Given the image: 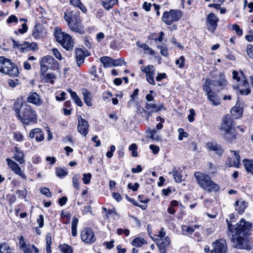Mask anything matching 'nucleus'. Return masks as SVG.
<instances>
[{
    "label": "nucleus",
    "instance_id": "f257e3e1",
    "mask_svg": "<svg viewBox=\"0 0 253 253\" xmlns=\"http://www.w3.org/2000/svg\"><path fill=\"white\" fill-rule=\"evenodd\" d=\"M228 230L231 233L232 242L234 248L247 250L253 249V244L248 237L252 224L241 219L236 225H232L226 220Z\"/></svg>",
    "mask_w": 253,
    "mask_h": 253
},
{
    "label": "nucleus",
    "instance_id": "f03ea898",
    "mask_svg": "<svg viewBox=\"0 0 253 253\" xmlns=\"http://www.w3.org/2000/svg\"><path fill=\"white\" fill-rule=\"evenodd\" d=\"M13 109L16 118L24 125H29L30 123L37 122L36 112L26 103L16 101L14 104Z\"/></svg>",
    "mask_w": 253,
    "mask_h": 253
},
{
    "label": "nucleus",
    "instance_id": "7ed1b4c3",
    "mask_svg": "<svg viewBox=\"0 0 253 253\" xmlns=\"http://www.w3.org/2000/svg\"><path fill=\"white\" fill-rule=\"evenodd\" d=\"M64 19L71 31L81 34L84 33L79 12L67 10L64 12Z\"/></svg>",
    "mask_w": 253,
    "mask_h": 253
},
{
    "label": "nucleus",
    "instance_id": "20e7f679",
    "mask_svg": "<svg viewBox=\"0 0 253 253\" xmlns=\"http://www.w3.org/2000/svg\"><path fill=\"white\" fill-rule=\"evenodd\" d=\"M198 185L204 190L208 192H216L219 189V186L215 183L208 174L197 172L194 174Z\"/></svg>",
    "mask_w": 253,
    "mask_h": 253
},
{
    "label": "nucleus",
    "instance_id": "39448f33",
    "mask_svg": "<svg viewBox=\"0 0 253 253\" xmlns=\"http://www.w3.org/2000/svg\"><path fill=\"white\" fill-rule=\"evenodd\" d=\"M41 75H44L48 69L56 70L59 68L58 62L50 55L44 56L40 62Z\"/></svg>",
    "mask_w": 253,
    "mask_h": 253
},
{
    "label": "nucleus",
    "instance_id": "423d86ee",
    "mask_svg": "<svg viewBox=\"0 0 253 253\" xmlns=\"http://www.w3.org/2000/svg\"><path fill=\"white\" fill-rule=\"evenodd\" d=\"M211 84H212L211 80L207 79L203 86V89L206 92L208 99L211 102L212 104L217 106L220 104V99L219 96L212 91L210 87Z\"/></svg>",
    "mask_w": 253,
    "mask_h": 253
},
{
    "label": "nucleus",
    "instance_id": "0eeeda50",
    "mask_svg": "<svg viewBox=\"0 0 253 253\" xmlns=\"http://www.w3.org/2000/svg\"><path fill=\"white\" fill-rule=\"evenodd\" d=\"M57 41L67 50H72L74 42L71 37L65 33H58L55 36Z\"/></svg>",
    "mask_w": 253,
    "mask_h": 253
},
{
    "label": "nucleus",
    "instance_id": "6e6552de",
    "mask_svg": "<svg viewBox=\"0 0 253 253\" xmlns=\"http://www.w3.org/2000/svg\"><path fill=\"white\" fill-rule=\"evenodd\" d=\"M180 11L178 10H170L169 12H165L163 14L162 20L167 25H170L173 22L177 21L181 17Z\"/></svg>",
    "mask_w": 253,
    "mask_h": 253
},
{
    "label": "nucleus",
    "instance_id": "1a4fd4ad",
    "mask_svg": "<svg viewBox=\"0 0 253 253\" xmlns=\"http://www.w3.org/2000/svg\"><path fill=\"white\" fill-rule=\"evenodd\" d=\"M81 238L83 242L87 244H91L96 240L94 231L88 227L84 228L81 231Z\"/></svg>",
    "mask_w": 253,
    "mask_h": 253
},
{
    "label": "nucleus",
    "instance_id": "9d476101",
    "mask_svg": "<svg viewBox=\"0 0 253 253\" xmlns=\"http://www.w3.org/2000/svg\"><path fill=\"white\" fill-rule=\"evenodd\" d=\"M212 249L211 253H227V247L225 240L222 239L216 240L212 243Z\"/></svg>",
    "mask_w": 253,
    "mask_h": 253
},
{
    "label": "nucleus",
    "instance_id": "9b49d317",
    "mask_svg": "<svg viewBox=\"0 0 253 253\" xmlns=\"http://www.w3.org/2000/svg\"><path fill=\"white\" fill-rule=\"evenodd\" d=\"M140 69L142 72L146 74V78L147 82L152 85L155 84L154 77L155 76V69L152 65L147 66H141Z\"/></svg>",
    "mask_w": 253,
    "mask_h": 253
},
{
    "label": "nucleus",
    "instance_id": "f8f14e48",
    "mask_svg": "<svg viewBox=\"0 0 253 253\" xmlns=\"http://www.w3.org/2000/svg\"><path fill=\"white\" fill-rule=\"evenodd\" d=\"M20 249L24 253H39V249L34 245L26 244L24 241L23 237L21 236L19 241Z\"/></svg>",
    "mask_w": 253,
    "mask_h": 253
},
{
    "label": "nucleus",
    "instance_id": "ddd939ff",
    "mask_svg": "<svg viewBox=\"0 0 253 253\" xmlns=\"http://www.w3.org/2000/svg\"><path fill=\"white\" fill-rule=\"evenodd\" d=\"M231 155L228 156L226 165L228 167H238L240 163V157L239 152L233 150L230 151Z\"/></svg>",
    "mask_w": 253,
    "mask_h": 253
},
{
    "label": "nucleus",
    "instance_id": "4468645a",
    "mask_svg": "<svg viewBox=\"0 0 253 253\" xmlns=\"http://www.w3.org/2000/svg\"><path fill=\"white\" fill-rule=\"evenodd\" d=\"M89 124L81 116H78V131L84 136H86L88 132Z\"/></svg>",
    "mask_w": 253,
    "mask_h": 253
},
{
    "label": "nucleus",
    "instance_id": "2eb2a0df",
    "mask_svg": "<svg viewBox=\"0 0 253 253\" xmlns=\"http://www.w3.org/2000/svg\"><path fill=\"white\" fill-rule=\"evenodd\" d=\"M218 18L213 13H210L208 15L207 19V26L208 29L211 32H213L216 28Z\"/></svg>",
    "mask_w": 253,
    "mask_h": 253
},
{
    "label": "nucleus",
    "instance_id": "dca6fc26",
    "mask_svg": "<svg viewBox=\"0 0 253 253\" xmlns=\"http://www.w3.org/2000/svg\"><path fill=\"white\" fill-rule=\"evenodd\" d=\"M7 164L11 169L15 173L20 176L22 178L26 179L27 177L24 172H22L21 169L17 164L9 159H7Z\"/></svg>",
    "mask_w": 253,
    "mask_h": 253
},
{
    "label": "nucleus",
    "instance_id": "f3484780",
    "mask_svg": "<svg viewBox=\"0 0 253 253\" xmlns=\"http://www.w3.org/2000/svg\"><path fill=\"white\" fill-rule=\"evenodd\" d=\"M234 128V124L233 119L229 115L225 116L222 119L220 129L224 131Z\"/></svg>",
    "mask_w": 253,
    "mask_h": 253
},
{
    "label": "nucleus",
    "instance_id": "a211bd4d",
    "mask_svg": "<svg viewBox=\"0 0 253 253\" xmlns=\"http://www.w3.org/2000/svg\"><path fill=\"white\" fill-rule=\"evenodd\" d=\"M46 34V30L42 24L35 25L32 32L33 36L36 39H40Z\"/></svg>",
    "mask_w": 253,
    "mask_h": 253
},
{
    "label": "nucleus",
    "instance_id": "6ab92c4d",
    "mask_svg": "<svg viewBox=\"0 0 253 253\" xmlns=\"http://www.w3.org/2000/svg\"><path fill=\"white\" fill-rule=\"evenodd\" d=\"M170 243V239L168 236H166L163 239H159L157 242V245L160 252L161 253H166Z\"/></svg>",
    "mask_w": 253,
    "mask_h": 253
},
{
    "label": "nucleus",
    "instance_id": "aec40b11",
    "mask_svg": "<svg viewBox=\"0 0 253 253\" xmlns=\"http://www.w3.org/2000/svg\"><path fill=\"white\" fill-rule=\"evenodd\" d=\"M29 136L31 138H35L38 142H41L44 139L43 133L39 128H36L31 130Z\"/></svg>",
    "mask_w": 253,
    "mask_h": 253
},
{
    "label": "nucleus",
    "instance_id": "412c9836",
    "mask_svg": "<svg viewBox=\"0 0 253 253\" xmlns=\"http://www.w3.org/2000/svg\"><path fill=\"white\" fill-rule=\"evenodd\" d=\"M7 71H3L2 73L8 75L11 77H16L19 74V71L17 67L11 61L9 62V65H8L6 69Z\"/></svg>",
    "mask_w": 253,
    "mask_h": 253
},
{
    "label": "nucleus",
    "instance_id": "4be33fe9",
    "mask_svg": "<svg viewBox=\"0 0 253 253\" xmlns=\"http://www.w3.org/2000/svg\"><path fill=\"white\" fill-rule=\"evenodd\" d=\"M145 107L146 110L150 111L152 113L160 111L162 110H165L163 104L157 105L155 103H146Z\"/></svg>",
    "mask_w": 253,
    "mask_h": 253
},
{
    "label": "nucleus",
    "instance_id": "5701e85b",
    "mask_svg": "<svg viewBox=\"0 0 253 253\" xmlns=\"http://www.w3.org/2000/svg\"><path fill=\"white\" fill-rule=\"evenodd\" d=\"M207 147L210 151H213L215 154L219 156L223 152L221 146L215 143L209 142L207 144Z\"/></svg>",
    "mask_w": 253,
    "mask_h": 253
},
{
    "label": "nucleus",
    "instance_id": "b1692460",
    "mask_svg": "<svg viewBox=\"0 0 253 253\" xmlns=\"http://www.w3.org/2000/svg\"><path fill=\"white\" fill-rule=\"evenodd\" d=\"M212 84L210 85H213L214 86H220L224 87L227 84V82L225 79L224 75L222 73H220L217 78L213 81L211 80Z\"/></svg>",
    "mask_w": 253,
    "mask_h": 253
},
{
    "label": "nucleus",
    "instance_id": "393cba45",
    "mask_svg": "<svg viewBox=\"0 0 253 253\" xmlns=\"http://www.w3.org/2000/svg\"><path fill=\"white\" fill-rule=\"evenodd\" d=\"M224 138L229 141H231L236 138L237 132L235 127L227 130H224L223 133Z\"/></svg>",
    "mask_w": 253,
    "mask_h": 253
},
{
    "label": "nucleus",
    "instance_id": "a878e982",
    "mask_svg": "<svg viewBox=\"0 0 253 253\" xmlns=\"http://www.w3.org/2000/svg\"><path fill=\"white\" fill-rule=\"evenodd\" d=\"M29 103L39 106L41 104V100L39 95L36 92L31 93L27 97Z\"/></svg>",
    "mask_w": 253,
    "mask_h": 253
},
{
    "label": "nucleus",
    "instance_id": "bb28decb",
    "mask_svg": "<svg viewBox=\"0 0 253 253\" xmlns=\"http://www.w3.org/2000/svg\"><path fill=\"white\" fill-rule=\"evenodd\" d=\"M181 170L180 169L176 167L173 168L172 171L169 172V174H172V176L176 182L180 183L182 182V175L181 174Z\"/></svg>",
    "mask_w": 253,
    "mask_h": 253
},
{
    "label": "nucleus",
    "instance_id": "cd10ccee",
    "mask_svg": "<svg viewBox=\"0 0 253 253\" xmlns=\"http://www.w3.org/2000/svg\"><path fill=\"white\" fill-rule=\"evenodd\" d=\"M75 54L78 66L80 67L81 64L84 62V53L82 49L78 48L76 50Z\"/></svg>",
    "mask_w": 253,
    "mask_h": 253
},
{
    "label": "nucleus",
    "instance_id": "c85d7f7f",
    "mask_svg": "<svg viewBox=\"0 0 253 253\" xmlns=\"http://www.w3.org/2000/svg\"><path fill=\"white\" fill-rule=\"evenodd\" d=\"M118 2V0H100L102 5L108 10L112 8Z\"/></svg>",
    "mask_w": 253,
    "mask_h": 253
},
{
    "label": "nucleus",
    "instance_id": "c756f323",
    "mask_svg": "<svg viewBox=\"0 0 253 253\" xmlns=\"http://www.w3.org/2000/svg\"><path fill=\"white\" fill-rule=\"evenodd\" d=\"M41 78H42V80L44 83H49L51 84H54V80L56 78V76L55 74L53 73L44 74V75H41Z\"/></svg>",
    "mask_w": 253,
    "mask_h": 253
},
{
    "label": "nucleus",
    "instance_id": "7c9ffc66",
    "mask_svg": "<svg viewBox=\"0 0 253 253\" xmlns=\"http://www.w3.org/2000/svg\"><path fill=\"white\" fill-rule=\"evenodd\" d=\"M82 94L84 96V103L88 106H91L92 105L91 102V96L90 92H89L86 89L83 88L82 89Z\"/></svg>",
    "mask_w": 253,
    "mask_h": 253
},
{
    "label": "nucleus",
    "instance_id": "2f4dec72",
    "mask_svg": "<svg viewBox=\"0 0 253 253\" xmlns=\"http://www.w3.org/2000/svg\"><path fill=\"white\" fill-rule=\"evenodd\" d=\"M239 90L242 95H247L250 93L251 90L249 88L248 83L246 80L243 81L242 84L239 87Z\"/></svg>",
    "mask_w": 253,
    "mask_h": 253
},
{
    "label": "nucleus",
    "instance_id": "473e14b6",
    "mask_svg": "<svg viewBox=\"0 0 253 253\" xmlns=\"http://www.w3.org/2000/svg\"><path fill=\"white\" fill-rule=\"evenodd\" d=\"M230 113L234 119H237L242 116L243 110L241 107L236 106L231 109Z\"/></svg>",
    "mask_w": 253,
    "mask_h": 253
},
{
    "label": "nucleus",
    "instance_id": "72a5a7b5",
    "mask_svg": "<svg viewBox=\"0 0 253 253\" xmlns=\"http://www.w3.org/2000/svg\"><path fill=\"white\" fill-rule=\"evenodd\" d=\"M10 60L3 56L0 57V72L7 71L6 69L8 65H9Z\"/></svg>",
    "mask_w": 253,
    "mask_h": 253
},
{
    "label": "nucleus",
    "instance_id": "f704fd0d",
    "mask_svg": "<svg viewBox=\"0 0 253 253\" xmlns=\"http://www.w3.org/2000/svg\"><path fill=\"white\" fill-rule=\"evenodd\" d=\"M236 209L240 214L243 213L247 207V203L244 201H238L236 202Z\"/></svg>",
    "mask_w": 253,
    "mask_h": 253
},
{
    "label": "nucleus",
    "instance_id": "c9c22d12",
    "mask_svg": "<svg viewBox=\"0 0 253 253\" xmlns=\"http://www.w3.org/2000/svg\"><path fill=\"white\" fill-rule=\"evenodd\" d=\"M15 152L14 153L15 159L20 164H22L24 163V154L23 152L19 150L17 147H15Z\"/></svg>",
    "mask_w": 253,
    "mask_h": 253
},
{
    "label": "nucleus",
    "instance_id": "e433bc0d",
    "mask_svg": "<svg viewBox=\"0 0 253 253\" xmlns=\"http://www.w3.org/2000/svg\"><path fill=\"white\" fill-rule=\"evenodd\" d=\"M243 163L247 171L253 174V160L245 159Z\"/></svg>",
    "mask_w": 253,
    "mask_h": 253
},
{
    "label": "nucleus",
    "instance_id": "4c0bfd02",
    "mask_svg": "<svg viewBox=\"0 0 253 253\" xmlns=\"http://www.w3.org/2000/svg\"><path fill=\"white\" fill-rule=\"evenodd\" d=\"M100 61L103 64L104 68L112 67L113 59L109 57H102L100 59Z\"/></svg>",
    "mask_w": 253,
    "mask_h": 253
},
{
    "label": "nucleus",
    "instance_id": "58836bf2",
    "mask_svg": "<svg viewBox=\"0 0 253 253\" xmlns=\"http://www.w3.org/2000/svg\"><path fill=\"white\" fill-rule=\"evenodd\" d=\"M145 244L146 241L142 237H136L131 242V245L135 247H140Z\"/></svg>",
    "mask_w": 253,
    "mask_h": 253
},
{
    "label": "nucleus",
    "instance_id": "ea45409f",
    "mask_svg": "<svg viewBox=\"0 0 253 253\" xmlns=\"http://www.w3.org/2000/svg\"><path fill=\"white\" fill-rule=\"evenodd\" d=\"M69 92L70 94V95L71 97L74 99L75 102L79 106H83V102H82L81 99L79 98V97L78 96L77 93L71 90H69Z\"/></svg>",
    "mask_w": 253,
    "mask_h": 253
},
{
    "label": "nucleus",
    "instance_id": "a19ab883",
    "mask_svg": "<svg viewBox=\"0 0 253 253\" xmlns=\"http://www.w3.org/2000/svg\"><path fill=\"white\" fill-rule=\"evenodd\" d=\"M0 252L1 253H11L12 249L7 243H4L0 246Z\"/></svg>",
    "mask_w": 253,
    "mask_h": 253
},
{
    "label": "nucleus",
    "instance_id": "79ce46f5",
    "mask_svg": "<svg viewBox=\"0 0 253 253\" xmlns=\"http://www.w3.org/2000/svg\"><path fill=\"white\" fill-rule=\"evenodd\" d=\"M140 47L144 51L145 53L151 55H154L155 51L146 44H141Z\"/></svg>",
    "mask_w": 253,
    "mask_h": 253
},
{
    "label": "nucleus",
    "instance_id": "37998d69",
    "mask_svg": "<svg viewBox=\"0 0 253 253\" xmlns=\"http://www.w3.org/2000/svg\"><path fill=\"white\" fill-rule=\"evenodd\" d=\"M196 225L193 227L184 225L182 227V231L183 232H186L187 233L186 234H192L194 232V228H196Z\"/></svg>",
    "mask_w": 253,
    "mask_h": 253
},
{
    "label": "nucleus",
    "instance_id": "c03bdc74",
    "mask_svg": "<svg viewBox=\"0 0 253 253\" xmlns=\"http://www.w3.org/2000/svg\"><path fill=\"white\" fill-rule=\"evenodd\" d=\"M59 247L63 253H72L71 247L67 244L60 245Z\"/></svg>",
    "mask_w": 253,
    "mask_h": 253
},
{
    "label": "nucleus",
    "instance_id": "a18cd8bd",
    "mask_svg": "<svg viewBox=\"0 0 253 253\" xmlns=\"http://www.w3.org/2000/svg\"><path fill=\"white\" fill-rule=\"evenodd\" d=\"M55 172L56 175L60 178L64 177L68 174V172L66 170L61 168L56 169Z\"/></svg>",
    "mask_w": 253,
    "mask_h": 253
},
{
    "label": "nucleus",
    "instance_id": "49530a36",
    "mask_svg": "<svg viewBox=\"0 0 253 253\" xmlns=\"http://www.w3.org/2000/svg\"><path fill=\"white\" fill-rule=\"evenodd\" d=\"M185 64V58L183 56H181L178 59L175 61V64L178 66L179 68H183Z\"/></svg>",
    "mask_w": 253,
    "mask_h": 253
},
{
    "label": "nucleus",
    "instance_id": "de8ad7c7",
    "mask_svg": "<svg viewBox=\"0 0 253 253\" xmlns=\"http://www.w3.org/2000/svg\"><path fill=\"white\" fill-rule=\"evenodd\" d=\"M79 179H80V177L77 175H75L72 179L73 187L76 190H78L80 188L79 182Z\"/></svg>",
    "mask_w": 253,
    "mask_h": 253
},
{
    "label": "nucleus",
    "instance_id": "09e8293b",
    "mask_svg": "<svg viewBox=\"0 0 253 253\" xmlns=\"http://www.w3.org/2000/svg\"><path fill=\"white\" fill-rule=\"evenodd\" d=\"M91 174L90 173L83 174V181L84 184H87L90 182Z\"/></svg>",
    "mask_w": 253,
    "mask_h": 253
},
{
    "label": "nucleus",
    "instance_id": "8fccbe9b",
    "mask_svg": "<svg viewBox=\"0 0 253 253\" xmlns=\"http://www.w3.org/2000/svg\"><path fill=\"white\" fill-rule=\"evenodd\" d=\"M137 149V147L136 145L134 143H132L129 147V150L132 151V157H136L137 156V152L136 151V149Z\"/></svg>",
    "mask_w": 253,
    "mask_h": 253
},
{
    "label": "nucleus",
    "instance_id": "3c124183",
    "mask_svg": "<svg viewBox=\"0 0 253 253\" xmlns=\"http://www.w3.org/2000/svg\"><path fill=\"white\" fill-rule=\"evenodd\" d=\"M30 48V43L27 42H24L23 43L20 44V49L23 52L28 51Z\"/></svg>",
    "mask_w": 253,
    "mask_h": 253
},
{
    "label": "nucleus",
    "instance_id": "603ef678",
    "mask_svg": "<svg viewBox=\"0 0 253 253\" xmlns=\"http://www.w3.org/2000/svg\"><path fill=\"white\" fill-rule=\"evenodd\" d=\"M179 135L178 136V139L182 140L183 137H186L188 136V133L186 132H184V130L182 128H180L178 130Z\"/></svg>",
    "mask_w": 253,
    "mask_h": 253
},
{
    "label": "nucleus",
    "instance_id": "864d4df0",
    "mask_svg": "<svg viewBox=\"0 0 253 253\" xmlns=\"http://www.w3.org/2000/svg\"><path fill=\"white\" fill-rule=\"evenodd\" d=\"M232 29L235 31L237 35L241 36L243 34V31L240 29L239 25L237 24H234L232 26Z\"/></svg>",
    "mask_w": 253,
    "mask_h": 253
},
{
    "label": "nucleus",
    "instance_id": "5fc2aeb1",
    "mask_svg": "<svg viewBox=\"0 0 253 253\" xmlns=\"http://www.w3.org/2000/svg\"><path fill=\"white\" fill-rule=\"evenodd\" d=\"M139 110H142V111L143 112L142 116L146 118L147 120L149 119V118L151 116L152 114V113H151L150 111L147 110H145L143 108H141L139 109Z\"/></svg>",
    "mask_w": 253,
    "mask_h": 253
},
{
    "label": "nucleus",
    "instance_id": "6e6d98bb",
    "mask_svg": "<svg viewBox=\"0 0 253 253\" xmlns=\"http://www.w3.org/2000/svg\"><path fill=\"white\" fill-rule=\"evenodd\" d=\"M52 52L53 55L55 56V57L58 59L59 60H61L62 59V57L60 54V53L59 52L58 50L56 48H54L52 49Z\"/></svg>",
    "mask_w": 253,
    "mask_h": 253
},
{
    "label": "nucleus",
    "instance_id": "4d7b16f0",
    "mask_svg": "<svg viewBox=\"0 0 253 253\" xmlns=\"http://www.w3.org/2000/svg\"><path fill=\"white\" fill-rule=\"evenodd\" d=\"M139 187V184L138 183H135L132 184L131 183H129L127 185L128 188L132 190L133 191H136L138 189Z\"/></svg>",
    "mask_w": 253,
    "mask_h": 253
},
{
    "label": "nucleus",
    "instance_id": "13d9d810",
    "mask_svg": "<svg viewBox=\"0 0 253 253\" xmlns=\"http://www.w3.org/2000/svg\"><path fill=\"white\" fill-rule=\"evenodd\" d=\"M149 148L152 151V153L154 154L158 153L160 151V148L158 146H156L153 144L150 145Z\"/></svg>",
    "mask_w": 253,
    "mask_h": 253
},
{
    "label": "nucleus",
    "instance_id": "bf43d9fd",
    "mask_svg": "<svg viewBox=\"0 0 253 253\" xmlns=\"http://www.w3.org/2000/svg\"><path fill=\"white\" fill-rule=\"evenodd\" d=\"M41 192L47 197H50L51 195L49 189L46 187L41 188Z\"/></svg>",
    "mask_w": 253,
    "mask_h": 253
},
{
    "label": "nucleus",
    "instance_id": "052dcab7",
    "mask_svg": "<svg viewBox=\"0 0 253 253\" xmlns=\"http://www.w3.org/2000/svg\"><path fill=\"white\" fill-rule=\"evenodd\" d=\"M195 115V113L194 110L191 109L190 110V114L188 116V121L190 122H193L194 120V116Z\"/></svg>",
    "mask_w": 253,
    "mask_h": 253
},
{
    "label": "nucleus",
    "instance_id": "680f3d73",
    "mask_svg": "<svg viewBox=\"0 0 253 253\" xmlns=\"http://www.w3.org/2000/svg\"><path fill=\"white\" fill-rule=\"evenodd\" d=\"M14 139L17 141H22L23 140V136L19 132L14 133Z\"/></svg>",
    "mask_w": 253,
    "mask_h": 253
},
{
    "label": "nucleus",
    "instance_id": "e2e57ef3",
    "mask_svg": "<svg viewBox=\"0 0 253 253\" xmlns=\"http://www.w3.org/2000/svg\"><path fill=\"white\" fill-rule=\"evenodd\" d=\"M124 62V60L121 58H119L117 60H114L113 59L112 66H121Z\"/></svg>",
    "mask_w": 253,
    "mask_h": 253
},
{
    "label": "nucleus",
    "instance_id": "0e129e2a",
    "mask_svg": "<svg viewBox=\"0 0 253 253\" xmlns=\"http://www.w3.org/2000/svg\"><path fill=\"white\" fill-rule=\"evenodd\" d=\"M18 22L17 18L14 15H11V16H10L6 20V22L8 24L11 23L12 22Z\"/></svg>",
    "mask_w": 253,
    "mask_h": 253
},
{
    "label": "nucleus",
    "instance_id": "69168bd1",
    "mask_svg": "<svg viewBox=\"0 0 253 253\" xmlns=\"http://www.w3.org/2000/svg\"><path fill=\"white\" fill-rule=\"evenodd\" d=\"M158 47L160 49L161 54L164 56H167L168 55V50L166 46H158Z\"/></svg>",
    "mask_w": 253,
    "mask_h": 253
},
{
    "label": "nucleus",
    "instance_id": "338daca9",
    "mask_svg": "<svg viewBox=\"0 0 253 253\" xmlns=\"http://www.w3.org/2000/svg\"><path fill=\"white\" fill-rule=\"evenodd\" d=\"M247 52L250 57L253 58V48L252 45H248Z\"/></svg>",
    "mask_w": 253,
    "mask_h": 253
},
{
    "label": "nucleus",
    "instance_id": "774afa93",
    "mask_svg": "<svg viewBox=\"0 0 253 253\" xmlns=\"http://www.w3.org/2000/svg\"><path fill=\"white\" fill-rule=\"evenodd\" d=\"M37 223H38L40 228H42L43 226L44 219L42 215H40L39 216V218L37 219Z\"/></svg>",
    "mask_w": 253,
    "mask_h": 253
}]
</instances>
